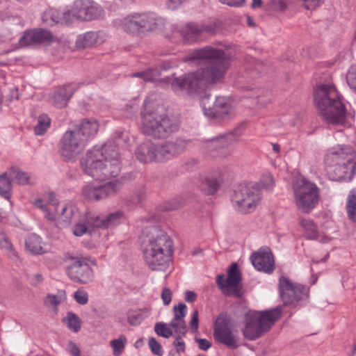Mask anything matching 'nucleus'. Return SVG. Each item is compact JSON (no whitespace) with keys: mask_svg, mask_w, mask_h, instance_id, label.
<instances>
[{"mask_svg":"<svg viewBox=\"0 0 356 356\" xmlns=\"http://www.w3.org/2000/svg\"><path fill=\"white\" fill-rule=\"evenodd\" d=\"M122 27L124 31L134 35L142 34L140 22L136 13L128 15L122 22Z\"/></svg>","mask_w":356,"mask_h":356,"instance_id":"473e14b6","label":"nucleus"},{"mask_svg":"<svg viewBox=\"0 0 356 356\" xmlns=\"http://www.w3.org/2000/svg\"><path fill=\"white\" fill-rule=\"evenodd\" d=\"M195 341H197L198 344V348L202 350H208L211 346V343L206 339H195Z\"/></svg>","mask_w":356,"mask_h":356,"instance_id":"052dcab7","label":"nucleus"},{"mask_svg":"<svg viewBox=\"0 0 356 356\" xmlns=\"http://www.w3.org/2000/svg\"><path fill=\"white\" fill-rule=\"evenodd\" d=\"M122 187L120 179L107 181L104 184L88 183L82 188L83 197L91 201H99L115 195Z\"/></svg>","mask_w":356,"mask_h":356,"instance_id":"f8f14e48","label":"nucleus"},{"mask_svg":"<svg viewBox=\"0 0 356 356\" xmlns=\"http://www.w3.org/2000/svg\"><path fill=\"white\" fill-rule=\"evenodd\" d=\"M154 330L159 337H162L163 338H169L173 334V331L169 326V324L163 322L156 323Z\"/></svg>","mask_w":356,"mask_h":356,"instance_id":"de8ad7c7","label":"nucleus"},{"mask_svg":"<svg viewBox=\"0 0 356 356\" xmlns=\"http://www.w3.org/2000/svg\"><path fill=\"white\" fill-rule=\"evenodd\" d=\"M44 303L47 306H51L54 307H58L60 303V300L58 299V298L55 295L49 294L47 296Z\"/></svg>","mask_w":356,"mask_h":356,"instance_id":"4d7b16f0","label":"nucleus"},{"mask_svg":"<svg viewBox=\"0 0 356 356\" xmlns=\"http://www.w3.org/2000/svg\"><path fill=\"white\" fill-rule=\"evenodd\" d=\"M346 210L348 218L356 222V188L351 190L348 195Z\"/></svg>","mask_w":356,"mask_h":356,"instance_id":"58836bf2","label":"nucleus"},{"mask_svg":"<svg viewBox=\"0 0 356 356\" xmlns=\"http://www.w3.org/2000/svg\"><path fill=\"white\" fill-rule=\"evenodd\" d=\"M72 264L67 268V273L71 280L80 284H88L92 281L93 270L91 265L95 261L90 257L81 254L70 257Z\"/></svg>","mask_w":356,"mask_h":356,"instance_id":"9b49d317","label":"nucleus"},{"mask_svg":"<svg viewBox=\"0 0 356 356\" xmlns=\"http://www.w3.org/2000/svg\"><path fill=\"white\" fill-rule=\"evenodd\" d=\"M187 307L184 303H179L177 306L173 307V318L176 320L185 321Z\"/></svg>","mask_w":356,"mask_h":356,"instance_id":"3c124183","label":"nucleus"},{"mask_svg":"<svg viewBox=\"0 0 356 356\" xmlns=\"http://www.w3.org/2000/svg\"><path fill=\"white\" fill-rule=\"evenodd\" d=\"M0 246L2 249H4L7 251L8 254L10 257L13 259H16L17 257V252L13 248V245L9 241L8 238L6 235L5 232L3 230L0 229Z\"/></svg>","mask_w":356,"mask_h":356,"instance_id":"c03bdc74","label":"nucleus"},{"mask_svg":"<svg viewBox=\"0 0 356 356\" xmlns=\"http://www.w3.org/2000/svg\"><path fill=\"white\" fill-rule=\"evenodd\" d=\"M333 157L334 163L350 164L356 161V153L355 150L348 145H337L329 149L324 157L325 165H328V159Z\"/></svg>","mask_w":356,"mask_h":356,"instance_id":"6ab92c4d","label":"nucleus"},{"mask_svg":"<svg viewBox=\"0 0 356 356\" xmlns=\"http://www.w3.org/2000/svg\"><path fill=\"white\" fill-rule=\"evenodd\" d=\"M181 3H183L181 0H168L166 2V5L168 8L170 10L176 9Z\"/></svg>","mask_w":356,"mask_h":356,"instance_id":"69168bd1","label":"nucleus"},{"mask_svg":"<svg viewBox=\"0 0 356 356\" xmlns=\"http://www.w3.org/2000/svg\"><path fill=\"white\" fill-rule=\"evenodd\" d=\"M219 186L220 182L216 176L207 175L201 177L200 188L207 195L215 193L218 191Z\"/></svg>","mask_w":356,"mask_h":356,"instance_id":"2f4dec72","label":"nucleus"},{"mask_svg":"<svg viewBox=\"0 0 356 356\" xmlns=\"http://www.w3.org/2000/svg\"><path fill=\"white\" fill-rule=\"evenodd\" d=\"M122 216L123 213L121 211L111 213L105 218H100L98 216L94 215V218L90 219V222L93 223L97 228L106 229L120 224Z\"/></svg>","mask_w":356,"mask_h":356,"instance_id":"bb28decb","label":"nucleus"},{"mask_svg":"<svg viewBox=\"0 0 356 356\" xmlns=\"http://www.w3.org/2000/svg\"><path fill=\"white\" fill-rule=\"evenodd\" d=\"M74 298L78 304L84 305L88 302V294L84 290L78 289L74 293Z\"/></svg>","mask_w":356,"mask_h":356,"instance_id":"864d4df0","label":"nucleus"},{"mask_svg":"<svg viewBox=\"0 0 356 356\" xmlns=\"http://www.w3.org/2000/svg\"><path fill=\"white\" fill-rule=\"evenodd\" d=\"M261 199L260 190L257 185L241 184L237 186L231 196L234 209L241 213L254 211Z\"/></svg>","mask_w":356,"mask_h":356,"instance_id":"6e6552de","label":"nucleus"},{"mask_svg":"<svg viewBox=\"0 0 356 356\" xmlns=\"http://www.w3.org/2000/svg\"><path fill=\"white\" fill-rule=\"evenodd\" d=\"M71 13L72 20L74 18L81 21H91L101 17L102 8L90 0H77L74 1Z\"/></svg>","mask_w":356,"mask_h":356,"instance_id":"4468645a","label":"nucleus"},{"mask_svg":"<svg viewBox=\"0 0 356 356\" xmlns=\"http://www.w3.org/2000/svg\"><path fill=\"white\" fill-rule=\"evenodd\" d=\"M143 257L152 270H164L173 252V242L167 233L158 226H149L143 230Z\"/></svg>","mask_w":356,"mask_h":356,"instance_id":"7ed1b4c3","label":"nucleus"},{"mask_svg":"<svg viewBox=\"0 0 356 356\" xmlns=\"http://www.w3.org/2000/svg\"><path fill=\"white\" fill-rule=\"evenodd\" d=\"M258 187V189H264L266 191L271 190L274 186V179L270 173H266L262 175L259 183L255 184Z\"/></svg>","mask_w":356,"mask_h":356,"instance_id":"09e8293b","label":"nucleus"},{"mask_svg":"<svg viewBox=\"0 0 356 356\" xmlns=\"http://www.w3.org/2000/svg\"><path fill=\"white\" fill-rule=\"evenodd\" d=\"M54 40L52 33L45 29H33L26 31L21 38L19 43L22 46H29L35 44L50 42Z\"/></svg>","mask_w":356,"mask_h":356,"instance_id":"412c9836","label":"nucleus"},{"mask_svg":"<svg viewBox=\"0 0 356 356\" xmlns=\"http://www.w3.org/2000/svg\"><path fill=\"white\" fill-rule=\"evenodd\" d=\"M251 261L254 267L259 271L271 273L275 268L273 255L268 248L260 249L251 255Z\"/></svg>","mask_w":356,"mask_h":356,"instance_id":"aec40b11","label":"nucleus"},{"mask_svg":"<svg viewBox=\"0 0 356 356\" xmlns=\"http://www.w3.org/2000/svg\"><path fill=\"white\" fill-rule=\"evenodd\" d=\"M161 298L164 305H168L172 300V291L169 288H164L162 290Z\"/></svg>","mask_w":356,"mask_h":356,"instance_id":"13d9d810","label":"nucleus"},{"mask_svg":"<svg viewBox=\"0 0 356 356\" xmlns=\"http://www.w3.org/2000/svg\"><path fill=\"white\" fill-rule=\"evenodd\" d=\"M76 83L65 85L51 93V103L57 108H63L67 106L74 92L78 89Z\"/></svg>","mask_w":356,"mask_h":356,"instance_id":"4be33fe9","label":"nucleus"},{"mask_svg":"<svg viewBox=\"0 0 356 356\" xmlns=\"http://www.w3.org/2000/svg\"><path fill=\"white\" fill-rule=\"evenodd\" d=\"M346 82L356 93V67H351L346 74Z\"/></svg>","mask_w":356,"mask_h":356,"instance_id":"603ef678","label":"nucleus"},{"mask_svg":"<svg viewBox=\"0 0 356 356\" xmlns=\"http://www.w3.org/2000/svg\"><path fill=\"white\" fill-rule=\"evenodd\" d=\"M83 172L98 181H108L118 177L122 168L118 147L114 143H108L88 149L80 159Z\"/></svg>","mask_w":356,"mask_h":356,"instance_id":"f03ea898","label":"nucleus"},{"mask_svg":"<svg viewBox=\"0 0 356 356\" xmlns=\"http://www.w3.org/2000/svg\"><path fill=\"white\" fill-rule=\"evenodd\" d=\"M280 307L264 312H251L247 314L245 327L243 330L244 337L249 340H255L266 332L275 322L280 317Z\"/></svg>","mask_w":356,"mask_h":356,"instance_id":"0eeeda50","label":"nucleus"},{"mask_svg":"<svg viewBox=\"0 0 356 356\" xmlns=\"http://www.w3.org/2000/svg\"><path fill=\"white\" fill-rule=\"evenodd\" d=\"M241 280V273L238 269L236 264H232L229 272L228 276L226 280V284L229 286V295H233L237 298L242 296L241 289L239 287V283Z\"/></svg>","mask_w":356,"mask_h":356,"instance_id":"b1692460","label":"nucleus"},{"mask_svg":"<svg viewBox=\"0 0 356 356\" xmlns=\"http://www.w3.org/2000/svg\"><path fill=\"white\" fill-rule=\"evenodd\" d=\"M295 201L298 208L304 213H309L318 204V187L314 183L298 178L293 184Z\"/></svg>","mask_w":356,"mask_h":356,"instance_id":"1a4fd4ad","label":"nucleus"},{"mask_svg":"<svg viewBox=\"0 0 356 356\" xmlns=\"http://www.w3.org/2000/svg\"><path fill=\"white\" fill-rule=\"evenodd\" d=\"M216 283L220 289H228L229 286L226 284V280L223 275H218L216 277Z\"/></svg>","mask_w":356,"mask_h":356,"instance_id":"0e129e2a","label":"nucleus"},{"mask_svg":"<svg viewBox=\"0 0 356 356\" xmlns=\"http://www.w3.org/2000/svg\"><path fill=\"white\" fill-rule=\"evenodd\" d=\"M148 346L151 352L157 356H163L164 351L161 345L157 341L154 337H150L148 339Z\"/></svg>","mask_w":356,"mask_h":356,"instance_id":"8fccbe9b","label":"nucleus"},{"mask_svg":"<svg viewBox=\"0 0 356 356\" xmlns=\"http://www.w3.org/2000/svg\"><path fill=\"white\" fill-rule=\"evenodd\" d=\"M185 60H201L206 64L195 72L175 78L171 82L175 92L188 95L204 90L209 84L221 82L229 65V57L225 51L209 46L191 52Z\"/></svg>","mask_w":356,"mask_h":356,"instance_id":"f257e3e1","label":"nucleus"},{"mask_svg":"<svg viewBox=\"0 0 356 356\" xmlns=\"http://www.w3.org/2000/svg\"><path fill=\"white\" fill-rule=\"evenodd\" d=\"M219 1L222 4L233 7L243 6L245 3L244 0H219Z\"/></svg>","mask_w":356,"mask_h":356,"instance_id":"bf43d9fd","label":"nucleus"},{"mask_svg":"<svg viewBox=\"0 0 356 356\" xmlns=\"http://www.w3.org/2000/svg\"><path fill=\"white\" fill-rule=\"evenodd\" d=\"M42 19L47 26H54L59 23L68 24L72 22L71 13L67 10L60 14L56 9L48 8L43 12Z\"/></svg>","mask_w":356,"mask_h":356,"instance_id":"5701e85b","label":"nucleus"},{"mask_svg":"<svg viewBox=\"0 0 356 356\" xmlns=\"http://www.w3.org/2000/svg\"><path fill=\"white\" fill-rule=\"evenodd\" d=\"M187 142L181 138L154 143L149 140L140 144L136 151V156L141 163L161 162L172 159L182 153Z\"/></svg>","mask_w":356,"mask_h":356,"instance_id":"39448f33","label":"nucleus"},{"mask_svg":"<svg viewBox=\"0 0 356 356\" xmlns=\"http://www.w3.org/2000/svg\"><path fill=\"white\" fill-rule=\"evenodd\" d=\"M51 200H56L53 193L49 194L48 202L42 198H38L33 202L34 206L43 211L45 218L48 220V213H52L53 207L50 204Z\"/></svg>","mask_w":356,"mask_h":356,"instance_id":"4c0bfd02","label":"nucleus"},{"mask_svg":"<svg viewBox=\"0 0 356 356\" xmlns=\"http://www.w3.org/2000/svg\"><path fill=\"white\" fill-rule=\"evenodd\" d=\"M94 218V214H86L83 222L76 223L73 229V233L76 236H81L86 233H91L97 227L91 223L90 219Z\"/></svg>","mask_w":356,"mask_h":356,"instance_id":"72a5a7b5","label":"nucleus"},{"mask_svg":"<svg viewBox=\"0 0 356 356\" xmlns=\"http://www.w3.org/2000/svg\"><path fill=\"white\" fill-rule=\"evenodd\" d=\"M161 74V70L158 67H151L146 70L134 73V77H138L143 79L145 81H154L156 80Z\"/></svg>","mask_w":356,"mask_h":356,"instance_id":"ea45409f","label":"nucleus"},{"mask_svg":"<svg viewBox=\"0 0 356 356\" xmlns=\"http://www.w3.org/2000/svg\"><path fill=\"white\" fill-rule=\"evenodd\" d=\"M197 298V295L195 292L191 291H187L185 293V300L188 302H193Z\"/></svg>","mask_w":356,"mask_h":356,"instance_id":"338daca9","label":"nucleus"},{"mask_svg":"<svg viewBox=\"0 0 356 356\" xmlns=\"http://www.w3.org/2000/svg\"><path fill=\"white\" fill-rule=\"evenodd\" d=\"M26 248L33 254L44 252L41 245V238L35 234L29 235L25 241Z\"/></svg>","mask_w":356,"mask_h":356,"instance_id":"c9c22d12","label":"nucleus"},{"mask_svg":"<svg viewBox=\"0 0 356 356\" xmlns=\"http://www.w3.org/2000/svg\"><path fill=\"white\" fill-rule=\"evenodd\" d=\"M179 32L184 40L188 43H193L200 39L202 33L199 23L190 22L182 26Z\"/></svg>","mask_w":356,"mask_h":356,"instance_id":"cd10ccee","label":"nucleus"},{"mask_svg":"<svg viewBox=\"0 0 356 356\" xmlns=\"http://www.w3.org/2000/svg\"><path fill=\"white\" fill-rule=\"evenodd\" d=\"M169 326L173 331L175 338H183L186 334L187 327L185 321L172 318Z\"/></svg>","mask_w":356,"mask_h":356,"instance_id":"a19ab883","label":"nucleus"},{"mask_svg":"<svg viewBox=\"0 0 356 356\" xmlns=\"http://www.w3.org/2000/svg\"><path fill=\"white\" fill-rule=\"evenodd\" d=\"M104 40V35L103 33L88 31L77 37L76 46L77 48L84 49L101 44Z\"/></svg>","mask_w":356,"mask_h":356,"instance_id":"a878e982","label":"nucleus"},{"mask_svg":"<svg viewBox=\"0 0 356 356\" xmlns=\"http://www.w3.org/2000/svg\"><path fill=\"white\" fill-rule=\"evenodd\" d=\"M268 5L271 9L277 11H283L287 7L286 0H269Z\"/></svg>","mask_w":356,"mask_h":356,"instance_id":"5fc2aeb1","label":"nucleus"},{"mask_svg":"<svg viewBox=\"0 0 356 356\" xmlns=\"http://www.w3.org/2000/svg\"><path fill=\"white\" fill-rule=\"evenodd\" d=\"M213 335L217 341L230 349H236L240 345L237 332L228 326L225 321L220 318L216 321Z\"/></svg>","mask_w":356,"mask_h":356,"instance_id":"f3484780","label":"nucleus"},{"mask_svg":"<svg viewBox=\"0 0 356 356\" xmlns=\"http://www.w3.org/2000/svg\"><path fill=\"white\" fill-rule=\"evenodd\" d=\"M127 338L124 335H121L118 339L111 341L110 345L113 348V354L114 356H120L125 348Z\"/></svg>","mask_w":356,"mask_h":356,"instance_id":"49530a36","label":"nucleus"},{"mask_svg":"<svg viewBox=\"0 0 356 356\" xmlns=\"http://www.w3.org/2000/svg\"><path fill=\"white\" fill-rule=\"evenodd\" d=\"M70 353L73 356H81V353L79 348L74 343L70 342Z\"/></svg>","mask_w":356,"mask_h":356,"instance_id":"774afa93","label":"nucleus"},{"mask_svg":"<svg viewBox=\"0 0 356 356\" xmlns=\"http://www.w3.org/2000/svg\"><path fill=\"white\" fill-rule=\"evenodd\" d=\"M238 138V136L234 133H227L209 140L207 147L211 150L223 148L236 141Z\"/></svg>","mask_w":356,"mask_h":356,"instance_id":"c85d7f7f","label":"nucleus"},{"mask_svg":"<svg viewBox=\"0 0 356 356\" xmlns=\"http://www.w3.org/2000/svg\"><path fill=\"white\" fill-rule=\"evenodd\" d=\"M50 204L54 211L52 213H48V220L54 222L58 228L68 227L72 222L76 207L71 203L60 204L57 200H51Z\"/></svg>","mask_w":356,"mask_h":356,"instance_id":"2eb2a0df","label":"nucleus"},{"mask_svg":"<svg viewBox=\"0 0 356 356\" xmlns=\"http://www.w3.org/2000/svg\"><path fill=\"white\" fill-rule=\"evenodd\" d=\"M333 157L328 159V165H325V170L328 178L333 181L350 180L356 169V161L352 163L335 164Z\"/></svg>","mask_w":356,"mask_h":356,"instance_id":"a211bd4d","label":"nucleus"},{"mask_svg":"<svg viewBox=\"0 0 356 356\" xmlns=\"http://www.w3.org/2000/svg\"><path fill=\"white\" fill-rule=\"evenodd\" d=\"M299 224L305 229V237L307 239L314 240L318 237V227L313 220L302 218L300 220Z\"/></svg>","mask_w":356,"mask_h":356,"instance_id":"e433bc0d","label":"nucleus"},{"mask_svg":"<svg viewBox=\"0 0 356 356\" xmlns=\"http://www.w3.org/2000/svg\"><path fill=\"white\" fill-rule=\"evenodd\" d=\"M63 321L70 330L74 332H79L81 329L80 319L76 314L72 312H68L67 316L63 318Z\"/></svg>","mask_w":356,"mask_h":356,"instance_id":"37998d69","label":"nucleus"},{"mask_svg":"<svg viewBox=\"0 0 356 356\" xmlns=\"http://www.w3.org/2000/svg\"><path fill=\"white\" fill-rule=\"evenodd\" d=\"M201 29V33H207L215 35L220 31L222 28V23L219 20H212L207 22L199 23Z\"/></svg>","mask_w":356,"mask_h":356,"instance_id":"79ce46f5","label":"nucleus"},{"mask_svg":"<svg viewBox=\"0 0 356 356\" xmlns=\"http://www.w3.org/2000/svg\"><path fill=\"white\" fill-rule=\"evenodd\" d=\"M99 124L93 118L83 120L74 128V130L79 132V136L84 139L86 143L97 134Z\"/></svg>","mask_w":356,"mask_h":356,"instance_id":"393cba45","label":"nucleus"},{"mask_svg":"<svg viewBox=\"0 0 356 356\" xmlns=\"http://www.w3.org/2000/svg\"><path fill=\"white\" fill-rule=\"evenodd\" d=\"M321 4V0H305L304 7L307 10H313Z\"/></svg>","mask_w":356,"mask_h":356,"instance_id":"680f3d73","label":"nucleus"},{"mask_svg":"<svg viewBox=\"0 0 356 356\" xmlns=\"http://www.w3.org/2000/svg\"><path fill=\"white\" fill-rule=\"evenodd\" d=\"M8 173L10 178L19 185H32L35 182V179L33 177L22 171L17 166L10 168L8 170Z\"/></svg>","mask_w":356,"mask_h":356,"instance_id":"7c9ffc66","label":"nucleus"},{"mask_svg":"<svg viewBox=\"0 0 356 356\" xmlns=\"http://www.w3.org/2000/svg\"><path fill=\"white\" fill-rule=\"evenodd\" d=\"M201 106L206 116L211 118L223 119L232 111V107L225 97H218L213 102L210 95H205L201 99Z\"/></svg>","mask_w":356,"mask_h":356,"instance_id":"dca6fc26","label":"nucleus"},{"mask_svg":"<svg viewBox=\"0 0 356 356\" xmlns=\"http://www.w3.org/2000/svg\"><path fill=\"white\" fill-rule=\"evenodd\" d=\"M279 291L285 305L296 307L305 302L309 298V289L282 276L279 279Z\"/></svg>","mask_w":356,"mask_h":356,"instance_id":"9d476101","label":"nucleus"},{"mask_svg":"<svg viewBox=\"0 0 356 356\" xmlns=\"http://www.w3.org/2000/svg\"><path fill=\"white\" fill-rule=\"evenodd\" d=\"M314 99L321 115L329 125L345 124L346 110L341 96L333 85L318 86L314 92Z\"/></svg>","mask_w":356,"mask_h":356,"instance_id":"20e7f679","label":"nucleus"},{"mask_svg":"<svg viewBox=\"0 0 356 356\" xmlns=\"http://www.w3.org/2000/svg\"><path fill=\"white\" fill-rule=\"evenodd\" d=\"M142 115L143 132L154 138H165L179 129V124L166 114L144 111Z\"/></svg>","mask_w":356,"mask_h":356,"instance_id":"423d86ee","label":"nucleus"},{"mask_svg":"<svg viewBox=\"0 0 356 356\" xmlns=\"http://www.w3.org/2000/svg\"><path fill=\"white\" fill-rule=\"evenodd\" d=\"M191 332L195 333L197 332L199 327V314L198 311L195 310L191 316V321L189 322Z\"/></svg>","mask_w":356,"mask_h":356,"instance_id":"6e6d98bb","label":"nucleus"},{"mask_svg":"<svg viewBox=\"0 0 356 356\" xmlns=\"http://www.w3.org/2000/svg\"><path fill=\"white\" fill-rule=\"evenodd\" d=\"M142 34L152 31L157 27V17L152 13H136Z\"/></svg>","mask_w":356,"mask_h":356,"instance_id":"c756f323","label":"nucleus"},{"mask_svg":"<svg viewBox=\"0 0 356 356\" xmlns=\"http://www.w3.org/2000/svg\"><path fill=\"white\" fill-rule=\"evenodd\" d=\"M86 143L78 131H67L59 143V154L66 161L74 160L84 149Z\"/></svg>","mask_w":356,"mask_h":356,"instance_id":"ddd939ff","label":"nucleus"},{"mask_svg":"<svg viewBox=\"0 0 356 356\" xmlns=\"http://www.w3.org/2000/svg\"><path fill=\"white\" fill-rule=\"evenodd\" d=\"M50 118L45 114L40 115L38 119V124L35 127V134L38 136L44 134L50 126Z\"/></svg>","mask_w":356,"mask_h":356,"instance_id":"a18cd8bd","label":"nucleus"},{"mask_svg":"<svg viewBox=\"0 0 356 356\" xmlns=\"http://www.w3.org/2000/svg\"><path fill=\"white\" fill-rule=\"evenodd\" d=\"M12 179L9 177L8 172L0 175V196L9 200L12 195Z\"/></svg>","mask_w":356,"mask_h":356,"instance_id":"f704fd0d","label":"nucleus"},{"mask_svg":"<svg viewBox=\"0 0 356 356\" xmlns=\"http://www.w3.org/2000/svg\"><path fill=\"white\" fill-rule=\"evenodd\" d=\"M173 345L177 348V353H183L185 351L186 346L182 338H175Z\"/></svg>","mask_w":356,"mask_h":356,"instance_id":"e2e57ef3","label":"nucleus"}]
</instances>
